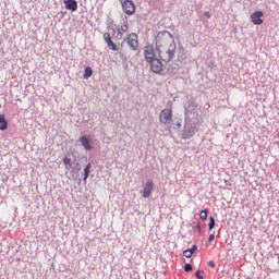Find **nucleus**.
<instances>
[{
	"mask_svg": "<svg viewBox=\"0 0 279 279\" xmlns=\"http://www.w3.org/2000/svg\"><path fill=\"white\" fill-rule=\"evenodd\" d=\"M175 45V39L173 35L168 31L159 32L156 36V49L157 51H163L165 47H171Z\"/></svg>",
	"mask_w": 279,
	"mask_h": 279,
	"instance_id": "1",
	"label": "nucleus"
},
{
	"mask_svg": "<svg viewBox=\"0 0 279 279\" xmlns=\"http://www.w3.org/2000/svg\"><path fill=\"white\" fill-rule=\"evenodd\" d=\"M178 49V46L172 45L165 47L163 50L158 51V56L162 62H171L173 58H175V50Z\"/></svg>",
	"mask_w": 279,
	"mask_h": 279,
	"instance_id": "2",
	"label": "nucleus"
},
{
	"mask_svg": "<svg viewBox=\"0 0 279 279\" xmlns=\"http://www.w3.org/2000/svg\"><path fill=\"white\" fill-rule=\"evenodd\" d=\"M159 122L162 123V125H171L173 122V110L169 108L162 109L159 114Z\"/></svg>",
	"mask_w": 279,
	"mask_h": 279,
	"instance_id": "3",
	"label": "nucleus"
},
{
	"mask_svg": "<svg viewBox=\"0 0 279 279\" xmlns=\"http://www.w3.org/2000/svg\"><path fill=\"white\" fill-rule=\"evenodd\" d=\"M122 10H123L124 14L132 16V14H134V12H136V4H134V1H132V0H123Z\"/></svg>",
	"mask_w": 279,
	"mask_h": 279,
	"instance_id": "4",
	"label": "nucleus"
},
{
	"mask_svg": "<svg viewBox=\"0 0 279 279\" xmlns=\"http://www.w3.org/2000/svg\"><path fill=\"white\" fill-rule=\"evenodd\" d=\"M144 58L147 63L153 62V60H156V50L154 49V46L148 45L144 47Z\"/></svg>",
	"mask_w": 279,
	"mask_h": 279,
	"instance_id": "5",
	"label": "nucleus"
},
{
	"mask_svg": "<svg viewBox=\"0 0 279 279\" xmlns=\"http://www.w3.org/2000/svg\"><path fill=\"white\" fill-rule=\"evenodd\" d=\"M126 44L132 51H136L138 49V35L132 33L126 38Z\"/></svg>",
	"mask_w": 279,
	"mask_h": 279,
	"instance_id": "6",
	"label": "nucleus"
},
{
	"mask_svg": "<svg viewBox=\"0 0 279 279\" xmlns=\"http://www.w3.org/2000/svg\"><path fill=\"white\" fill-rule=\"evenodd\" d=\"M264 16H265V13H263V11H255L253 14H251V21L253 25H263Z\"/></svg>",
	"mask_w": 279,
	"mask_h": 279,
	"instance_id": "7",
	"label": "nucleus"
},
{
	"mask_svg": "<svg viewBox=\"0 0 279 279\" xmlns=\"http://www.w3.org/2000/svg\"><path fill=\"white\" fill-rule=\"evenodd\" d=\"M148 64H150V70L153 71V73H161L162 61H160L158 58L153 59L150 62H148Z\"/></svg>",
	"mask_w": 279,
	"mask_h": 279,
	"instance_id": "8",
	"label": "nucleus"
},
{
	"mask_svg": "<svg viewBox=\"0 0 279 279\" xmlns=\"http://www.w3.org/2000/svg\"><path fill=\"white\" fill-rule=\"evenodd\" d=\"M151 191H154V181L148 180L142 191L143 197L147 198L150 197Z\"/></svg>",
	"mask_w": 279,
	"mask_h": 279,
	"instance_id": "9",
	"label": "nucleus"
},
{
	"mask_svg": "<svg viewBox=\"0 0 279 279\" xmlns=\"http://www.w3.org/2000/svg\"><path fill=\"white\" fill-rule=\"evenodd\" d=\"M195 132H197V124H191V126L187 128V130L183 133V138H193L195 136Z\"/></svg>",
	"mask_w": 279,
	"mask_h": 279,
	"instance_id": "10",
	"label": "nucleus"
},
{
	"mask_svg": "<svg viewBox=\"0 0 279 279\" xmlns=\"http://www.w3.org/2000/svg\"><path fill=\"white\" fill-rule=\"evenodd\" d=\"M80 143L86 149V151H90L93 149V146L90 145V136L84 135L80 137Z\"/></svg>",
	"mask_w": 279,
	"mask_h": 279,
	"instance_id": "11",
	"label": "nucleus"
},
{
	"mask_svg": "<svg viewBox=\"0 0 279 279\" xmlns=\"http://www.w3.org/2000/svg\"><path fill=\"white\" fill-rule=\"evenodd\" d=\"M64 5H65L66 10H72V12L77 11V1H75V0H65Z\"/></svg>",
	"mask_w": 279,
	"mask_h": 279,
	"instance_id": "12",
	"label": "nucleus"
},
{
	"mask_svg": "<svg viewBox=\"0 0 279 279\" xmlns=\"http://www.w3.org/2000/svg\"><path fill=\"white\" fill-rule=\"evenodd\" d=\"M63 165L65 169H73V158H71V154H66L63 157Z\"/></svg>",
	"mask_w": 279,
	"mask_h": 279,
	"instance_id": "13",
	"label": "nucleus"
},
{
	"mask_svg": "<svg viewBox=\"0 0 279 279\" xmlns=\"http://www.w3.org/2000/svg\"><path fill=\"white\" fill-rule=\"evenodd\" d=\"M0 130H8V121L5 120V114H0Z\"/></svg>",
	"mask_w": 279,
	"mask_h": 279,
	"instance_id": "14",
	"label": "nucleus"
},
{
	"mask_svg": "<svg viewBox=\"0 0 279 279\" xmlns=\"http://www.w3.org/2000/svg\"><path fill=\"white\" fill-rule=\"evenodd\" d=\"M88 175H90V163H88L84 169V182L88 180Z\"/></svg>",
	"mask_w": 279,
	"mask_h": 279,
	"instance_id": "15",
	"label": "nucleus"
},
{
	"mask_svg": "<svg viewBox=\"0 0 279 279\" xmlns=\"http://www.w3.org/2000/svg\"><path fill=\"white\" fill-rule=\"evenodd\" d=\"M92 75H93V68L92 66L85 68V73H84L85 80H88V77H90Z\"/></svg>",
	"mask_w": 279,
	"mask_h": 279,
	"instance_id": "16",
	"label": "nucleus"
},
{
	"mask_svg": "<svg viewBox=\"0 0 279 279\" xmlns=\"http://www.w3.org/2000/svg\"><path fill=\"white\" fill-rule=\"evenodd\" d=\"M199 218H201L203 221H206V219H208V209L202 210L201 214H199Z\"/></svg>",
	"mask_w": 279,
	"mask_h": 279,
	"instance_id": "17",
	"label": "nucleus"
},
{
	"mask_svg": "<svg viewBox=\"0 0 279 279\" xmlns=\"http://www.w3.org/2000/svg\"><path fill=\"white\" fill-rule=\"evenodd\" d=\"M108 48L111 50V51H118L119 48H117V45H114V41H108L107 44Z\"/></svg>",
	"mask_w": 279,
	"mask_h": 279,
	"instance_id": "18",
	"label": "nucleus"
},
{
	"mask_svg": "<svg viewBox=\"0 0 279 279\" xmlns=\"http://www.w3.org/2000/svg\"><path fill=\"white\" fill-rule=\"evenodd\" d=\"M104 40L108 45L112 40V37L110 36V33H105L104 34Z\"/></svg>",
	"mask_w": 279,
	"mask_h": 279,
	"instance_id": "19",
	"label": "nucleus"
},
{
	"mask_svg": "<svg viewBox=\"0 0 279 279\" xmlns=\"http://www.w3.org/2000/svg\"><path fill=\"white\" fill-rule=\"evenodd\" d=\"M208 228H209V230H213L215 228V218L214 217L209 218Z\"/></svg>",
	"mask_w": 279,
	"mask_h": 279,
	"instance_id": "20",
	"label": "nucleus"
},
{
	"mask_svg": "<svg viewBox=\"0 0 279 279\" xmlns=\"http://www.w3.org/2000/svg\"><path fill=\"white\" fill-rule=\"evenodd\" d=\"M183 256H185V258H191V256H193V251H190V250L184 251Z\"/></svg>",
	"mask_w": 279,
	"mask_h": 279,
	"instance_id": "21",
	"label": "nucleus"
},
{
	"mask_svg": "<svg viewBox=\"0 0 279 279\" xmlns=\"http://www.w3.org/2000/svg\"><path fill=\"white\" fill-rule=\"evenodd\" d=\"M195 276L197 279H204V271L203 270H198L195 272Z\"/></svg>",
	"mask_w": 279,
	"mask_h": 279,
	"instance_id": "22",
	"label": "nucleus"
},
{
	"mask_svg": "<svg viewBox=\"0 0 279 279\" xmlns=\"http://www.w3.org/2000/svg\"><path fill=\"white\" fill-rule=\"evenodd\" d=\"M119 32H120V34H121V33H122V34H125V32H128V24L122 25V26L119 28Z\"/></svg>",
	"mask_w": 279,
	"mask_h": 279,
	"instance_id": "23",
	"label": "nucleus"
},
{
	"mask_svg": "<svg viewBox=\"0 0 279 279\" xmlns=\"http://www.w3.org/2000/svg\"><path fill=\"white\" fill-rule=\"evenodd\" d=\"M184 271H193V266L191 264H185Z\"/></svg>",
	"mask_w": 279,
	"mask_h": 279,
	"instance_id": "24",
	"label": "nucleus"
},
{
	"mask_svg": "<svg viewBox=\"0 0 279 279\" xmlns=\"http://www.w3.org/2000/svg\"><path fill=\"white\" fill-rule=\"evenodd\" d=\"M213 241H215V234H214V233H211V234L209 235V238H208V242H209V243H213Z\"/></svg>",
	"mask_w": 279,
	"mask_h": 279,
	"instance_id": "25",
	"label": "nucleus"
},
{
	"mask_svg": "<svg viewBox=\"0 0 279 279\" xmlns=\"http://www.w3.org/2000/svg\"><path fill=\"white\" fill-rule=\"evenodd\" d=\"M190 252H192V254H195V252L197 251V246L193 245L191 250H189Z\"/></svg>",
	"mask_w": 279,
	"mask_h": 279,
	"instance_id": "26",
	"label": "nucleus"
},
{
	"mask_svg": "<svg viewBox=\"0 0 279 279\" xmlns=\"http://www.w3.org/2000/svg\"><path fill=\"white\" fill-rule=\"evenodd\" d=\"M204 16H206L207 19H210V12H208V11H206L205 13H204Z\"/></svg>",
	"mask_w": 279,
	"mask_h": 279,
	"instance_id": "27",
	"label": "nucleus"
},
{
	"mask_svg": "<svg viewBox=\"0 0 279 279\" xmlns=\"http://www.w3.org/2000/svg\"><path fill=\"white\" fill-rule=\"evenodd\" d=\"M208 266L215 268V263L208 262Z\"/></svg>",
	"mask_w": 279,
	"mask_h": 279,
	"instance_id": "28",
	"label": "nucleus"
},
{
	"mask_svg": "<svg viewBox=\"0 0 279 279\" xmlns=\"http://www.w3.org/2000/svg\"><path fill=\"white\" fill-rule=\"evenodd\" d=\"M177 128L178 129L182 128V124L181 123H177Z\"/></svg>",
	"mask_w": 279,
	"mask_h": 279,
	"instance_id": "29",
	"label": "nucleus"
},
{
	"mask_svg": "<svg viewBox=\"0 0 279 279\" xmlns=\"http://www.w3.org/2000/svg\"><path fill=\"white\" fill-rule=\"evenodd\" d=\"M198 232H202V227L197 226Z\"/></svg>",
	"mask_w": 279,
	"mask_h": 279,
	"instance_id": "30",
	"label": "nucleus"
}]
</instances>
